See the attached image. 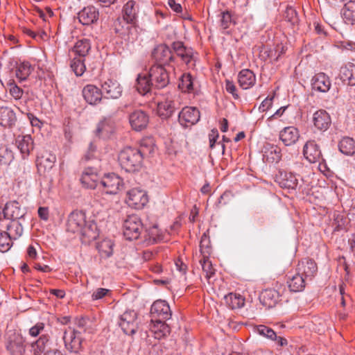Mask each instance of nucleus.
I'll use <instances>...</instances> for the list:
<instances>
[{
    "label": "nucleus",
    "instance_id": "obj_1",
    "mask_svg": "<svg viewBox=\"0 0 355 355\" xmlns=\"http://www.w3.org/2000/svg\"><path fill=\"white\" fill-rule=\"evenodd\" d=\"M67 230L79 234L83 243H89L98 236L96 224L93 220H87L85 213L82 211H74L69 214Z\"/></svg>",
    "mask_w": 355,
    "mask_h": 355
},
{
    "label": "nucleus",
    "instance_id": "obj_2",
    "mask_svg": "<svg viewBox=\"0 0 355 355\" xmlns=\"http://www.w3.org/2000/svg\"><path fill=\"white\" fill-rule=\"evenodd\" d=\"M153 151L152 146L141 144L139 148L126 147L119 154L118 160L121 167L126 172L139 171L143 166L144 157L147 153Z\"/></svg>",
    "mask_w": 355,
    "mask_h": 355
},
{
    "label": "nucleus",
    "instance_id": "obj_3",
    "mask_svg": "<svg viewBox=\"0 0 355 355\" xmlns=\"http://www.w3.org/2000/svg\"><path fill=\"white\" fill-rule=\"evenodd\" d=\"M22 336L15 330H7L5 336V346L11 355H24L26 346Z\"/></svg>",
    "mask_w": 355,
    "mask_h": 355
},
{
    "label": "nucleus",
    "instance_id": "obj_4",
    "mask_svg": "<svg viewBox=\"0 0 355 355\" xmlns=\"http://www.w3.org/2000/svg\"><path fill=\"white\" fill-rule=\"evenodd\" d=\"M142 230L143 224L137 215H130L123 222V235L127 240L132 241L137 239Z\"/></svg>",
    "mask_w": 355,
    "mask_h": 355
},
{
    "label": "nucleus",
    "instance_id": "obj_5",
    "mask_svg": "<svg viewBox=\"0 0 355 355\" xmlns=\"http://www.w3.org/2000/svg\"><path fill=\"white\" fill-rule=\"evenodd\" d=\"M123 187V180L115 173H108L101 178L99 188L106 194H116Z\"/></svg>",
    "mask_w": 355,
    "mask_h": 355
},
{
    "label": "nucleus",
    "instance_id": "obj_6",
    "mask_svg": "<svg viewBox=\"0 0 355 355\" xmlns=\"http://www.w3.org/2000/svg\"><path fill=\"white\" fill-rule=\"evenodd\" d=\"M101 179L98 168L88 166L83 171L80 181L83 187L94 189L99 187Z\"/></svg>",
    "mask_w": 355,
    "mask_h": 355
},
{
    "label": "nucleus",
    "instance_id": "obj_7",
    "mask_svg": "<svg viewBox=\"0 0 355 355\" xmlns=\"http://www.w3.org/2000/svg\"><path fill=\"white\" fill-rule=\"evenodd\" d=\"M63 340L69 352L77 354L81 350L83 338L80 332L69 328L64 332Z\"/></svg>",
    "mask_w": 355,
    "mask_h": 355
},
{
    "label": "nucleus",
    "instance_id": "obj_8",
    "mask_svg": "<svg viewBox=\"0 0 355 355\" xmlns=\"http://www.w3.org/2000/svg\"><path fill=\"white\" fill-rule=\"evenodd\" d=\"M148 75L155 89L164 88L169 83L168 73L162 65H153Z\"/></svg>",
    "mask_w": 355,
    "mask_h": 355
},
{
    "label": "nucleus",
    "instance_id": "obj_9",
    "mask_svg": "<svg viewBox=\"0 0 355 355\" xmlns=\"http://www.w3.org/2000/svg\"><path fill=\"white\" fill-rule=\"evenodd\" d=\"M137 312H123L119 316V324L124 334L133 335L137 329Z\"/></svg>",
    "mask_w": 355,
    "mask_h": 355
},
{
    "label": "nucleus",
    "instance_id": "obj_10",
    "mask_svg": "<svg viewBox=\"0 0 355 355\" xmlns=\"http://www.w3.org/2000/svg\"><path fill=\"white\" fill-rule=\"evenodd\" d=\"M179 108V102L177 96H167L164 101L158 103L157 113L162 119L171 117L175 111Z\"/></svg>",
    "mask_w": 355,
    "mask_h": 355
},
{
    "label": "nucleus",
    "instance_id": "obj_11",
    "mask_svg": "<svg viewBox=\"0 0 355 355\" xmlns=\"http://www.w3.org/2000/svg\"><path fill=\"white\" fill-rule=\"evenodd\" d=\"M200 117V111L195 107H185L178 114V121L184 127L196 124Z\"/></svg>",
    "mask_w": 355,
    "mask_h": 355
},
{
    "label": "nucleus",
    "instance_id": "obj_12",
    "mask_svg": "<svg viewBox=\"0 0 355 355\" xmlns=\"http://www.w3.org/2000/svg\"><path fill=\"white\" fill-rule=\"evenodd\" d=\"M131 128L135 131H141L146 128L149 123L148 115L141 110H136L129 114Z\"/></svg>",
    "mask_w": 355,
    "mask_h": 355
},
{
    "label": "nucleus",
    "instance_id": "obj_13",
    "mask_svg": "<svg viewBox=\"0 0 355 355\" xmlns=\"http://www.w3.org/2000/svg\"><path fill=\"white\" fill-rule=\"evenodd\" d=\"M128 203L130 207L136 209H141L148 202L146 193L141 189L134 188L128 193Z\"/></svg>",
    "mask_w": 355,
    "mask_h": 355
},
{
    "label": "nucleus",
    "instance_id": "obj_14",
    "mask_svg": "<svg viewBox=\"0 0 355 355\" xmlns=\"http://www.w3.org/2000/svg\"><path fill=\"white\" fill-rule=\"evenodd\" d=\"M152 56L157 62H159L157 65L162 66L169 64L174 60L172 51L166 44H159L156 46L152 53Z\"/></svg>",
    "mask_w": 355,
    "mask_h": 355
},
{
    "label": "nucleus",
    "instance_id": "obj_15",
    "mask_svg": "<svg viewBox=\"0 0 355 355\" xmlns=\"http://www.w3.org/2000/svg\"><path fill=\"white\" fill-rule=\"evenodd\" d=\"M303 155L310 163L320 162L323 160L320 146L313 140L306 142L303 148Z\"/></svg>",
    "mask_w": 355,
    "mask_h": 355
},
{
    "label": "nucleus",
    "instance_id": "obj_16",
    "mask_svg": "<svg viewBox=\"0 0 355 355\" xmlns=\"http://www.w3.org/2000/svg\"><path fill=\"white\" fill-rule=\"evenodd\" d=\"M103 94L106 98H118L122 94V87L116 80L107 79L101 84Z\"/></svg>",
    "mask_w": 355,
    "mask_h": 355
},
{
    "label": "nucleus",
    "instance_id": "obj_17",
    "mask_svg": "<svg viewBox=\"0 0 355 355\" xmlns=\"http://www.w3.org/2000/svg\"><path fill=\"white\" fill-rule=\"evenodd\" d=\"M297 270L305 279L311 280L317 273L318 267L313 259H304L299 263Z\"/></svg>",
    "mask_w": 355,
    "mask_h": 355
},
{
    "label": "nucleus",
    "instance_id": "obj_18",
    "mask_svg": "<svg viewBox=\"0 0 355 355\" xmlns=\"http://www.w3.org/2000/svg\"><path fill=\"white\" fill-rule=\"evenodd\" d=\"M84 99L90 105H96L103 98L102 89L94 85H87L82 91Z\"/></svg>",
    "mask_w": 355,
    "mask_h": 355
},
{
    "label": "nucleus",
    "instance_id": "obj_19",
    "mask_svg": "<svg viewBox=\"0 0 355 355\" xmlns=\"http://www.w3.org/2000/svg\"><path fill=\"white\" fill-rule=\"evenodd\" d=\"M26 212L17 201L8 202L4 207V219L19 220L23 218Z\"/></svg>",
    "mask_w": 355,
    "mask_h": 355
},
{
    "label": "nucleus",
    "instance_id": "obj_20",
    "mask_svg": "<svg viewBox=\"0 0 355 355\" xmlns=\"http://www.w3.org/2000/svg\"><path fill=\"white\" fill-rule=\"evenodd\" d=\"M98 15L97 8L92 6H87L78 12V19L82 24L88 26L96 22Z\"/></svg>",
    "mask_w": 355,
    "mask_h": 355
},
{
    "label": "nucleus",
    "instance_id": "obj_21",
    "mask_svg": "<svg viewBox=\"0 0 355 355\" xmlns=\"http://www.w3.org/2000/svg\"><path fill=\"white\" fill-rule=\"evenodd\" d=\"M312 89L320 92H327L331 87L329 78L324 73L315 74L311 79Z\"/></svg>",
    "mask_w": 355,
    "mask_h": 355
},
{
    "label": "nucleus",
    "instance_id": "obj_22",
    "mask_svg": "<svg viewBox=\"0 0 355 355\" xmlns=\"http://www.w3.org/2000/svg\"><path fill=\"white\" fill-rule=\"evenodd\" d=\"M114 122L110 119H105L97 124L95 135L99 138L106 139L114 132Z\"/></svg>",
    "mask_w": 355,
    "mask_h": 355
},
{
    "label": "nucleus",
    "instance_id": "obj_23",
    "mask_svg": "<svg viewBox=\"0 0 355 355\" xmlns=\"http://www.w3.org/2000/svg\"><path fill=\"white\" fill-rule=\"evenodd\" d=\"M314 126L320 131H326L330 126L331 120L329 114L324 110L316 111L313 116Z\"/></svg>",
    "mask_w": 355,
    "mask_h": 355
},
{
    "label": "nucleus",
    "instance_id": "obj_24",
    "mask_svg": "<svg viewBox=\"0 0 355 355\" xmlns=\"http://www.w3.org/2000/svg\"><path fill=\"white\" fill-rule=\"evenodd\" d=\"M299 137V131L293 126L286 127L279 132V139L286 146L295 144L298 141Z\"/></svg>",
    "mask_w": 355,
    "mask_h": 355
},
{
    "label": "nucleus",
    "instance_id": "obj_25",
    "mask_svg": "<svg viewBox=\"0 0 355 355\" xmlns=\"http://www.w3.org/2000/svg\"><path fill=\"white\" fill-rule=\"evenodd\" d=\"M135 87L139 94L144 96L151 94L155 86L153 85L149 75L145 73L138 75L136 80Z\"/></svg>",
    "mask_w": 355,
    "mask_h": 355
},
{
    "label": "nucleus",
    "instance_id": "obj_26",
    "mask_svg": "<svg viewBox=\"0 0 355 355\" xmlns=\"http://www.w3.org/2000/svg\"><path fill=\"white\" fill-rule=\"evenodd\" d=\"M339 78L347 85H355V64L348 63L340 69Z\"/></svg>",
    "mask_w": 355,
    "mask_h": 355
},
{
    "label": "nucleus",
    "instance_id": "obj_27",
    "mask_svg": "<svg viewBox=\"0 0 355 355\" xmlns=\"http://www.w3.org/2000/svg\"><path fill=\"white\" fill-rule=\"evenodd\" d=\"M16 144L24 158L28 157L33 149V141L31 135H19L16 139Z\"/></svg>",
    "mask_w": 355,
    "mask_h": 355
},
{
    "label": "nucleus",
    "instance_id": "obj_28",
    "mask_svg": "<svg viewBox=\"0 0 355 355\" xmlns=\"http://www.w3.org/2000/svg\"><path fill=\"white\" fill-rule=\"evenodd\" d=\"M255 81V75L250 69H243L238 75V82L239 85L244 89L251 87L254 85Z\"/></svg>",
    "mask_w": 355,
    "mask_h": 355
},
{
    "label": "nucleus",
    "instance_id": "obj_29",
    "mask_svg": "<svg viewBox=\"0 0 355 355\" xmlns=\"http://www.w3.org/2000/svg\"><path fill=\"white\" fill-rule=\"evenodd\" d=\"M263 156L269 162H278L282 157V150L277 145L266 144L264 146Z\"/></svg>",
    "mask_w": 355,
    "mask_h": 355
},
{
    "label": "nucleus",
    "instance_id": "obj_30",
    "mask_svg": "<svg viewBox=\"0 0 355 355\" xmlns=\"http://www.w3.org/2000/svg\"><path fill=\"white\" fill-rule=\"evenodd\" d=\"M16 116L14 111L8 107H0V124L4 127H10L16 121Z\"/></svg>",
    "mask_w": 355,
    "mask_h": 355
},
{
    "label": "nucleus",
    "instance_id": "obj_31",
    "mask_svg": "<svg viewBox=\"0 0 355 355\" xmlns=\"http://www.w3.org/2000/svg\"><path fill=\"white\" fill-rule=\"evenodd\" d=\"M171 313L172 312H159V317H161V318L155 320L151 319V321L155 322L154 326L159 331L161 336H166L170 333L168 324L162 320H169L171 317Z\"/></svg>",
    "mask_w": 355,
    "mask_h": 355
},
{
    "label": "nucleus",
    "instance_id": "obj_32",
    "mask_svg": "<svg viewBox=\"0 0 355 355\" xmlns=\"http://www.w3.org/2000/svg\"><path fill=\"white\" fill-rule=\"evenodd\" d=\"M224 299L227 307L232 310L241 309L245 304V298L240 294L230 293Z\"/></svg>",
    "mask_w": 355,
    "mask_h": 355
},
{
    "label": "nucleus",
    "instance_id": "obj_33",
    "mask_svg": "<svg viewBox=\"0 0 355 355\" xmlns=\"http://www.w3.org/2000/svg\"><path fill=\"white\" fill-rule=\"evenodd\" d=\"M219 17L220 28L223 31V33L228 34L229 31L227 29L230 28L232 25H234L236 24L232 14L229 10L223 11L219 15Z\"/></svg>",
    "mask_w": 355,
    "mask_h": 355
},
{
    "label": "nucleus",
    "instance_id": "obj_34",
    "mask_svg": "<svg viewBox=\"0 0 355 355\" xmlns=\"http://www.w3.org/2000/svg\"><path fill=\"white\" fill-rule=\"evenodd\" d=\"M306 280L303 275L297 273L287 282L290 291L292 292L302 291L306 286Z\"/></svg>",
    "mask_w": 355,
    "mask_h": 355
},
{
    "label": "nucleus",
    "instance_id": "obj_35",
    "mask_svg": "<svg viewBox=\"0 0 355 355\" xmlns=\"http://www.w3.org/2000/svg\"><path fill=\"white\" fill-rule=\"evenodd\" d=\"M342 15L346 23L355 24V1L349 0L345 3Z\"/></svg>",
    "mask_w": 355,
    "mask_h": 355
},
{
    "label": "nucleus",
    "instance_id": "obj_36",
    "mask_svg": "<svg viewBox=\"0 0 355 355\" xmlns=\"http://www.w3.org/2000/svg\"><path fill=\"white\" fill-rule=\"evenodd\" d=\"M338 148L344 155H353L355 154V141L351 137H345L339 141Z\"/></svg>",
    "mask_w": 355,
    "mask_h": 355
},
{
    "label": "nucleus",
    "instance_id": "obj_37",
    "mask_svg": "<svg viewBox=\"0 0 355 355\" xmlns=\"http://www.w3.org/2000/svg\"><path fill=\"white\" fill-rule=\"evenodd\" d=\"M34 67L30 64L29 62L24 61L20 62L16 67V77L20 80H26L30 74L33 71Z\"/></svg>",
    "mask_w": 355,
    "mask_h": 355
},
{
    "label": "nucleus",
    "instance_id": "obj_38",
    "mask_svg": "<svg viewBox=\"0 0 355 355\" xmlns=\"http://www.w3.org/2000/svg\"><path fill=\"white\" fill-rule=\"evenodd\" d=\"M49 345V337L46 335H42L38 340L31 345L34 355H41L47 350Z\"/></svg>",
    "mask_w": 355,
    "mask_h": 355
},
{
    "label": "nucleus",
    "instance_id": "obj_39",
    "mask_svg": "<svg viewBox=\"0 0 355 355\" xmlns=\"http://www.w3.org/2000/svg\"><path fill=\"white\" fill-rule=\"evenodd\" d=\"M135 1L133 0L128 1L123 6V19L126 21V23H132L137 15V9L135 8Z\"/></svg>",
    "mask_w": 355,
    "mask_h": 355
},
{
    "label": "nucleus",
    "instance_id": "obj_40",
    "mask_svg": "<svg viewBox=\"0 0 355 355\" xmlns=\"http://www.w3.org/2000/svg\"><path fill=\"white\" fill-rule=\"evenodd\" d=\"M55 160L56 157L54 155L46 153L41 157H37V164L39 168H44V171L50 170L53 168Z\"/></svg>",
    "mask_w": 355,
    "mask_h": 355
},
{
    "label": "nucleus",
    "instance_id": "obj_41",
    "mask_svg": "<svg viewBox=\"0 0 355 355\" xmlns=\"http://www.w3.org/2000/svg\"><path fill=\"white\" fill-rule=\"evenodd\" d=\"M297 184L298 180L293 173H285L281 175L279 184L282 187L294 189Z\"/></svg>",
    "mask_w": 355,
    "mask_h": 355
},
{
    "label": "nucleus",
    "instance_id": "obj_42",
    "mask_svg": "<svg viewBox=\"0 0 355 355\" xmlns=\"http://www.w3.org/2000/svg\"><path fill=\"white\" fill-rule=\"evenodd\" d=\"M90 49L91 44L89 41L87 39H83L78 40L76 43L73 51L76 55L79 56V58H83L88 54Z\"/></svg>",
    "mask_w": 355,
    "mask_h": 355
},
{
    "label": "nucleus",
    "instance_id": "obj_43",
    "mask_svg": "<svg viewBox=\"0 0 355 355\" xmlns=\"http://www.w3.org/2000/svg\"><path fill=\"white\" fill-rule=\"evenodd\" d=\"M146 232L148 240L151 243L164 241L165 235L156 225L148 228Z\"/></svg>",
    "mask_w": 355,
    "mask_h": 355
},
{
    "label": "nucleus",
    "instance_id": "obj_44",
    "mask_svg": "<svg viewBox=\"0 0 355 355\" xmlns=\"http://www.w3.org/2000/svg\"><path fill=\"white\" fill-rule=\"evenodd\" d=\"M178 87L183 92L191 93L193 92V78L190 73H184L181 76Z\"/></svg>",
    "mask_w": 355,
    "mask_h": 355
},
{
    "label": "nucleus",
    "instance_id": "obj_45",
    "mask_svg": "<svg viewBox=\"0 0 355 355\" xmlns=\"http://www.w3.org/2000/svg\"><path fill=\"white\" fill-rule=\"evenodd\" d=\"M253 330L259 336L264 337L267 339H269L270 340H275V339L277 338V334L275 332V331L266 325H255L253 328Z\"/></svg>",
    "mask_w": 355,
    "mask_h": 355
},
{
    "label": "nucleus",
    "instance_id": "obj_46",
    "mask_svg": "<svg viewBox=\"0 0 355 355\" xmlns=\"http://www.w3.org/2000/svg\"><path fill=\"white\" fill-rule=\"evenodd\" d=\"M7 232L14 239H18L23 233V227L18 220H11L7 225Z\"/></svg>",
    "mask_w": 355,
    "mask_h": 355
},
{
    "label": "nucleus",
    "instance_id": "obj_47",
    "mask_svg": "<svg viewBox=\"0 0 355 355\" xmlns=\"http://www.w3.org/2000/svg\"><path fill=\"white\" fill-rule=\"evenodd\" d=\"M285 21L290 23L293 26L297 25L300 22L299 16L295 8L291 6H287L284 13Z\"/></svg>",
    "mask_w": 355,
    "mask_h": 355
},
{
    "label": "nucleus",
    "instance_id": "obj_48",
    "mask_svg": "<svg viewBox=\"0 0 355 355\" xmlns=\"http://www.w3.org/2000/svg\"><path fill=\"white\" fill-rule=\"evenodd\" d=\"M12 240L14 239L7 232L0 231V252L8 251L12 245Z\"/></svg>",
    "mask_w": 355,
    "mask_h": 355
},
{
    "label": "nucleus",
    "instance_id": "obj_49",
    "mask_svg": "<svg viewBox=\"0 0 355 355\" xmlns=\"http://www.w3.org/2000/svg\"><path fill=\"white\" fill-rule=\"evenodd\" d=\"M71 68L77 76H80L85 71L84 59L80 58H74L71 61Z\"/></svg>",
    "mask_w": 355,
    "mask_h": 355
},
{
    "label": "nucleus",
    "instance_id": "obj_50",
    "mask_svg": "<svg viewBox=\"0 0 355 355\" xmlns=\"http://www.w3.org/2000/svg\"><path fill=\"white\" fill-rule=\"evenodd\" d=\"M176 54L178 56L181 58L182 60L187 65H193V64L191 63L194 59L191 49L184 46L182 49L179 50V51L176 53Z\"/></svg>",
    "mask_w": 355,
    "mask_h": 355
},
{
    "label": "nucleus",
    "instance_id": "obj_51",
    "mask_svg": "<svg viewBox=\"0 0 355 355\" xmlns=\"http://www.w3.org/2000/svg\"><path fill=\"white\" fill-rule=\"evenodd\" d=\"M200 250L203 257H209L211 254L210 241L206 233H204L201 236Z\"/></svg>",
    "mask_w": 355,
    "mask_h": 355
},
{
    "label": "nucleus",
    "instance_id": "obj_52",
    "mask_svg": "<svg viewBox=\"0 0 355 355\" xmlns=\"http://www.w3.org/2000/svg\"><path fill=\"white\" fill-rule=\"evenodd\" d=\"M202 270L206 274V278L209 279L215 274V269L214 268L211 262L209 261V257H203L200 261Z\"/></svg>",
    "mask_w": 355,
    "mask_h": 355
},
{
    "label": "nucleus",
    "instance_id": "obj_53",
    "mask_svg": "<svg viewBox=\"0 0 355 355\" xmlns=\"http://www.w3.org/2000/svg\"><path fill=\"white\" fill-rule=\"evenodd\" d=\"M8 85L10 95L16 100L20 99L24 94L23 89L19 87L14 80H10Z\"/></svg>",
    "mask_w": 355,
    "mask_h": 355
},
{
    "label": "nucleus",
    "instance_id": "obj_54",
    "mask_svg": "<svg viewBox=\"0 0 355 355\" xmlns=\"http://www.w3.org/2000/svg\"><path fill=\"white\" fill-rule=\"evenodd\" d=\"M171 311L168 302L165 300H157L153 302L150 311Z\"/></svg>",
    "mask_w": 355,
    "mask_h": 355
},
{
    "label": "nucleus",
    "instance_id": "obj_55",
    "mask_svg": "<svg viewBox=\"0 0 355 355\" xmlns=\"http://www.w3.org/2000/svg\"><path fill=\"white\" fill-rule=\"evenodd\" d=\"M44 323L37 322L29 329V334L32 337H37L42 331H44Z\"/></svg>",
    "mask_w": 355,
    "mask_h": 355
},
{
    "label": "nucleus",
    "instance_id": "obj_56",
    "mask_svg": "<svg viewBox=\"0 0 355 355\" xmlns=\"http://www.w3.org/2000/svg\"><path fill=\"white\" fill-rule=\"evenodd\" d=\"M225 89L226 91L231 94L234 98L238 99L239 98V94L236 93V88L234 83L231 80H225Z\"/></svg>",
    "mask_w": 355,
    "mask_h": 355
},
{
    "label": "nucleus",
    "instance_id": "obj_57",
    "mask_svg": "<svg viewBox=\"0 0 355 355\" xmlns=\"http://www.w3.org/2000/svg\"><path fill=\"white\" fill-rule=\"evenodd\" d=\"M110 290L107 288H100L95 291L92 294L93 300H100L103 297L106 296L107 294L110 293Z\"/></svg>",
    "mask_w": 355,
    "mask_h": 355
},
{
    "label": "nucleus",
    "instance_id": "obj_58",
    "mask_svg": "<svg viewBox=\"0 0 355 355\" xmlns=\"http://www.w3.org/2000/svg\"><path fill=\"white\" fill-rule=\"evenodd\" d=\"M96 150V146L92 143L91 142L89 144V146L88 147V150L87 151V153L85 154L83 159L85 160V161H89L93 158H94V153Z\"/></svg>",
    "mask_w": 355,
    "mask_h": 355
},
{
    "label": "nucleus",
    "instance_id": "obj_59",
    "mask_svg": "<svg viewBox=\"0 0 355 355\" xmlns=\"http://www.w3.org/2000/svg\"><path fill=\"white\" fill-rule=\"evenodd\" d=\"M121 26V21L119 19H118L114 23V31L116 34H118L119 36L124 37L126 35V32L129 31L130 27L129 26H127L126 30H123V27Z\"/></svg>",
    "mask_w": 355,
    "mask_h": 355
},
{
    "label": "nucleus",
    "instance_id": "obj_60",
    "mask_svg": "<svg viewBox=\"0 0 355 355\" xmlns=\"http://www.w3.org/2000/svg\"><path fill=\"white\" fill-rule=\"evenodd\" d=\"M218 132L216 129L211 130V132L209 134V147L213 148L218 138Z\"/></svg>",
    "mask_w": 355,
    "mask_h": 355
},
{
    "label": "nucleus",
    "instance_id": "obj_61",
    "mask_svg": "<svg viewBox=\"0 0 355 355\" xmlns=\"http://www.w3.org/2000/svg\"><path fill=\"white\" fill-rule=\"evenodd\" d=\"M273 97L272 98H266L260 105L259 110L260 112H266L272 106V101Z\"/></svg>",
    "mask_w": 355,
    "mask_h": 355
},
{
    "label": "nucleus",
    "instance_id": "obj_62",
    "mask_svg": "<svg viewBox=\"0 0 355 355\" xmlns=\"http://www.w3.org/2000/svg\"><path fill=\"white\" fill-rule=\"evenodd\" d=\"M168 4L170 8L176 12H182V6L180 3H176L175 0H168Z\"/></svg>",
    "mask_w": 355,
    "mask_h": 355
},
{
    "label": "nucleus",
    "instance_id": "obj_63",
    "mask_svg": "<svg viewBox=\"0 0 355 355\" xmlns=\"http://www.w3.org/2000/svg\"><path fill=\"white\" fill-rule=\"evenodd\" d=\"M38 215L42 220H46L49 218V210L46 207H40L38 209Z\"/></svg>",
    "mask_w": 355,
    "mask_h": 355
},
{
    "label": "nucleus",
    "instance_id": "obj_64",
    "mask_svg": "<svg viewBox=\"0 0 355 355\" xmlns=\"http://www.w3.org/2000/svg\"><path fill=\"white\" fill-rule=\"evenodd\" d=\"M103 247H107L109 248L108 250H105V253L107 257H110L112 254V243L110 241H105L101 245V248H103Z\"/></svg>",
    "mask_w": 355,
    "mask_h": 355
}]
</instances>
